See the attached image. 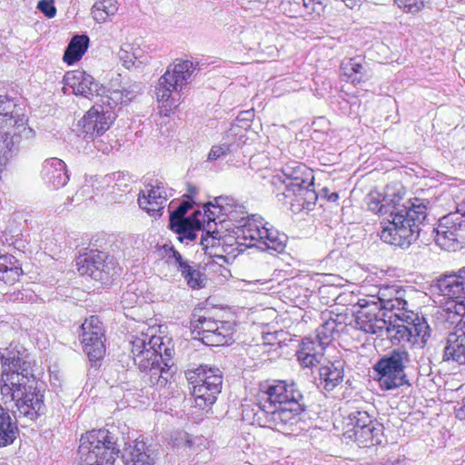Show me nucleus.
<instances>
[{
    "mask_svg": "<svg viewBox=\"0 0 465 465\" xmlns=\"http://www.w3.org/2000/svg\"><path fill=\"white\" fill-rule=\"evenodd\" d=\"M298 361L303 367H312L320 361L321 355L302 348L297 352Z\"/></svg>",
    "mask_w": 465,
    "mask_h": 465,
    "instance_id": "8fccbe9b",
    "label": "nucleus"
},
{
    "mask_svg": "<svg viewBox=\"0 0 465 465\" xmlns=\"http://www.w3.org/2000/svg\"><path fill=\"white\" fill-rule=\"evenodd\" d=\"M341 74L346 77V81L352 84H360L368 80L365 64L361 57L343 59L340 66Z\"/></svg>",
    "mask_w": 465,
    "mask_h": 465,
    "instance_id": "7c9ffc66",
    "label": "nucleus"
},
{
    "mask_svg": "<svg viewBox=\"0 0 465 465\" xmlns=\"http://www.w3.org/2000/svg\"><path fill=\"white\" fill-rule=\"evenodd\" d=\"M361 309L353 312L354 328L365 333L381 336L387 327L390 312L381 309L377 303L360 304Z\"/></svg>",
    "mask_w": 465,
    "mask_h": 465,
    "instance_id": "6ab92c4d",
    "label": "nucleus"
},
{
    "mask_svg": "<svg viewBox=\"0 0 465 465\" xmlns=\"http://www.w3.org/2000/svg\"><path fill=\"white\" fill-rule=\"evenodd\" d=\"M25 350H18L11 343L1 354L3 373L0 391L5 404L15 402V419L35 421L45 412V385L32 372Z\"/></svg>",
    "mask_w": 465,
    "mask_h": 465,
    "instance_id": "f257e3e1",
    "label": "nucleus"
},
{
    "mask_svg": "<svg viewBox=\"0 0 465 465\" xmlns=\"http://www.w3.org/2000/svg\"><path fill=\"white\" fill-rule=\"evenodd\" d=\"M312 187L313 182H312V184L304 183L299 186V188L291 191L290 198L292 196L296 197L299 205L302 208H308L310 204H314L318 198V195Z\"/></svg>",
    "mask_w": 465,
    "mask_h": 465,
    "instance_id": "37998d69",
    "label": "nucleus"
},
{
    "mask_svg": "<svg viewBox=\"0 0 465 465\" xmlns=\"http://www.w3.org/2000/svg\"><path fill=\"white\" fill-rule=\"evenodd\" d=\"M405 188L399 184L387 185L384 193L371 191L365 202L368 209L379 215L390 213L392 220L391 226L381 232V239L391 245L402 247L407 240V201H404Z\"/></svg>",
    "mask_w": 465,
    "mask_h": 465,
    "instance_id": "39448f33",
    "label": "nucleus"
},
{
    "mask_svg": "<svg viewBox=\"0 0 465 465\" xmlns=\"http://www.w3.org/2000/svg\"><path fill=\"white\" fill-rule=\"evenodd\" d=\"M110 179L114 182V187L119 191L124 192L130 184L133 183V179L130 174L122 172L114 173L110 175Z\"/></svg>",
    "mask_w": 465,
    "mask_h": 465,
    "instance_id": "3c124183",
    "label": "nucleus"
},
{
    "mask_svg": "<svg viewBox=\"0 0 465 465\" xmlns=\"http://www.w3.org/2000/svg\"><path fill=\"white\" fill-rule=\"evenodd\" d=\"M261 400L253 411V422L261 427L278 431L290 430L301 420V414L306 410L305 399L295 382L273 381L261 389Z\"/></svg>",
    "mask_w": 465,
    "mask_h": 465,
    "instance_id": "f03ea898",
    "label": "nucleus"
},
{
    "mask_svg": "<svg viewBox=\"0 0 465 465\" xmlns=\"http://www.w3.org/2000/svg\"><path fill=\"white\" fill-rule=\"evenodd\" d=\"M427 198L411 197L409 198V253H418V249L422 252L427 251L430 243V231L427 219V206L429 204Z\"/></svg>",
    "mask_w": 465,
    "mask_h": 465,
    "instance_id": "ddd939ff",
    "label": "nucleus"
},
{
    "mask_svg": "<svg viewBox=\"0 0 465 465\" xmlns=\"http://www.w3.org/2000/svg\"><path fill=\"white\" fill-rule=\"evenodd\" d=\"M163 350V359H170V364L172 365V367L173 366V362L172 361V350L165 347L164 345L163 346L162 348V351Z\"/></svg>",
    "mask_w": 465,
    "mask_h": 465,
    "instance_id": "0e129e2a",
    "label": "nucleus"
},
{
    "mask_svg": "<svg viewBox=\"0 0 465 465\" xmlns=\"http://www.w3.org/2000/svg\"><path fill=\"white\" fill-rule=\"evenodd\" d=\"M349 316L347 313H336L333 316H331L328 321H332L333 323L336 324V329H340V331H343L345 326L348 324H351V322H347Z\"/></svg>",
    "mask_w": 465,
    "mask_h": 465,
    "instance_id": "6e6d98bb",
    "label": "nucleus"
},
{
    "mask_svg": "<svg viewBox=\"0 0 465 465\" xmlns=\"http://www.w3.org/2000/svg\"><path fill=\"white\" fill-rule=\"evenodd\" d=\"M163 250L168 262L175 266L178 272L189 262V261L183 258L182 254L173 246L164 244Z\"/></svg>",
    "mask_w": 465,
    "mask_h": 465,
    "instance_id": "09e8293b",
    "label": "nucleus"
},
{
    "mask_svg": "<svg viewBox=\"0 0 465 465\" xmlns=\"http://www.w3.org/2000/svg\"><path fill=\"white\" fill-rule=\"evenodd\" d=\"M430 286L447 299L438 312V319L450 325L460 323L465 316V265L440 274Z\"/></svg>",
    "mask_w": 465,
    "mask_h": 465,
    "instance_id": "0eeeda50",
    "label": "nucleus"
},
{
    "mask_svg": "<svg viewBox=\"0 0 465 465\" xmlns=\"http://www.w3.org/2000/svg\"><path fill=\"white\" fill-rule=\"evenodd\" d=\"M64 83L73 89L75 95H82L88 99L98 97L100 92L104 91V86L98 81L81 70L67 72L64 76Z\"/></svg>",
    "mask_w": 465,
    "mask_h": 465,
    "instance_id": "412c9836",
    "label": "nucleus"
},
{
    "mask_svg": "<svg viewBox=\"0 0 465 465\" xmlns=\"http://www.w3.org/2000/svg\"><path fill=\"white\" fill-rule=\"evenodd\" d=\"M37 8L47 17L53 18L56 15V8L54 0H40Z\"/></svg>",
    "mask_w": 465,
    "mask_h": 465,
    "instance_id": "603ef678",
    "label": "nucleus"
},
{
    "mask_svg": "<svg viewBox=\"0 0 465 465\" xmlns=\"http://www.w3.org/2000/svg\"><path fill=\"white\" fill-rule=\"evenodd\" d=\"M316 338L319 345L324 348L333 339V334L340 332V329H336V324L332 321H325L316 331Z\"/></svg>",
    "mask_w": 465,
    "mask_h": 465,
    "instance_id": "a18cd8bd",
    "label": "nucleus"
},
{
    "mask_svg": "<svg viewBox=\"0 0 465 465\" xmlns=\"http://www.w3.org/2000/svg\"><path fill=\"white\" fill-rule=\"evenodd\" d=\"M430 235L443 250L456 252L465 246V214L461 209L441 217L436 227H428Z\"/></svg>",
    "mask_w": 465,
    "mask_h": 465,
    "instance_id": "9b49d317",
    "label": "nucleus"
},
{
    "mask_svg": "<svg viewBox=\"0 0 465 465\" xmlns=\"http://www.w3.org/2000/svg\"><path fill=\"white\" fill-rule=\"evenodd\" d=\"M304 0H281L280 10L289 17H298L311 15L312 11H319L320 6H309Z\"/></svg>",
    "mask_w": 465,
    "mask_h": 465,
    "instance_id": "e433bc0d",
    "label": "nucleus"
},
{
    "mask_svg": "<svg viewBox=\"0 0 465 465\" xmlns=\"http://www.w3.org/2000/svg\"><path fill=\"white\" fill-rule=\"evenodd\" d=\"M122 459L125 464L154 465L158 459V452L143 440H134L133 445L130 444L123 450Z\"/></svg>",
    "mask_w": 465,
    "mask_h": 465,
    "instance_id": "b1692460",
    "label": "nucleus"
},
{
    "mask_svg": "<svg viewBox=\"0 0 465 465\" xmlns=\"http://www.w3.org/2000/svg\"><path fill=\"white\" fill-rule=\"evenodd\" d=\"M442 360L465 364V322L463 328L450 332L446 338Z\"/></svg>",
    "mask_w": 465,
    "mask_h": 465,
    "instance_id": "a878e982",
    "label": "nucleus"
},
{
    "mask_svg": "<svg viewBox=\"0 0 465 465\" xmlns=\"http://www.w3.org/2000/svg\"><path fill=\"white\" fill-rule=\"evenodd\" d=\"M170 359H165L164 361L160 365L153 367V369L147 371L148 381L152 386L158 388H163L168 382L171 377L172 365L169 363Z\"/></svg>",
    "mask_w": 465,
    "mask_h": 465,
    "instance_id": "ea45409f",
    "label": "nucleus"
},
{
    "mask_svg": "<svg viewBox=\"0 0 465 465\" xmlns=\"http://www.w3.org/2000/svg\"><path fill=\"white\" fill-rule=\"evenodd\" d=\"M407 311L403 306L399 312H390L384 331L392 345H399L407 337Z\"/></svg>",
    "mask_w": 465,
    "mask_h": 465,
    "instance_id": "bb28decb",
    "label": "nucleus"
},
{
    "mask_svg": "<svg viewBox=\"0 0 465 465\" xmlns=\"http://www.w3.org/2000/svg\"><path fill=\"white\" fill-rule=\"evenodd\" d=\"M205 207V215L215 224L225 222L232 223L235 241L239 245L259 249L263 239L262 231L268 223H263L261 217L258 221L255 215L251 218L245 216L244 207L229 196H218L213 202H208Z\"/></svg>",
    "mask_w": 465,
    "mask_h": 465,
    "instance_id": "20e7f679",
    "label": "nucleus"
},
{
    "mask_svg": "<svg viewBox=\"0 0 465 465\" xmlns=\"http://www.w3.org/2000/svg\"><path fill=\"white\" fill-rule=\"evenodd\" d=\"M197 65L198 63L194 66L189 60H180L170 65L158 81L156 86L158 101H167L173 92H181L183 86L189 84Z\"/></svg>",
    "mask_w": 465,
    "mask_h": 465,
    "instance_id": "4468645a",
    "label": "nucleus"
},
{
    "mask_svg": "<svg viewBox=\"0 0 465 465\" xmlns=\"http://www.w3.org/2000/svg\"><path fill=\"white\" fill-rule=\"evenodd\" d=\"M319 376L321 385L325 391L334 390L343 381V363L341 361L329 362L320 367Z\"/></svg>",
    "mask_w": 465,
    "mask_h": 465,
    "instance_id": "c756f323",
    "label": "nucleus"
},
{
    "mask_svg": "<svg viewBox=\"0 0 465 465\" xmlns=\"http://www.w3.org/2000/svg\"><path fill=\"white\" fill-rule=\"evenodd\" d=\"M205 207V215L215 224L225 222L232 223L235 241L239 245L259 249L263 239L262 231L268 223H263L261 217L258 221L255 215L251 218L245 216L244 207L229 196H218L213 202H208Z\"/></svg>",
    "mask_w": 465,
    "mask_h": 465,
    "instance_id": "7ed1b4c3",
    "label": "nucleus"
},
{
    "mask_svg": "<svg viewBox=\"0 0 465 465\" xmlns=\"http://www.w3.org/2000/svg\"><path fill=\"white\" fill-rule=\"evenodd\" d=\"M383 425L377 420L371 424L360 428L353 434L354 440L361 448H370L381 445L384 440Z\"/></svg>",
    "mask_w": 465,
    "mask_h": 465,
    "instance_id": "c85d7f7f",
    "label": "nucleus"
},
{
    "mask_svg": "<svg viewBox=\"0 0 465 465\" xmlns=\"http://www.w3.org/2000/svg\"><path fill=\"white\" fill-rule=\"evenodd\" d=\"M189 287L193 289H201L204 287L206 276L198 268L192 265L189 262L185 266L179 270Z\"/></svg>",
    "mask_w": 465,
    "mask_h": 465,
    "instance_id": "79ce46f5",
    "label": "nucleus"
},
{
    "mask_svg": "<svg viewBox=\"0 0 465 465\" xmlns=\"http://www.w3.org/2000/svg\"><path fill=\"white\" fill-rule=\"evenodd\" d=\"M185 374L195 405L203 410L211 407L222 391V371L215 366L203 364L188 370Z\"/></svg>",
    "mask_w": 465,
    "mask_h": 465,
    "instance_id": "1a4fd4ad",
    "label": "nucleus"
},
{
    "mask_svg": "<svg viewBox=\"0 0 465 465\" xmlns=\"http://www.w3.org/2000/svg\"><path fill=\"white\" fill-rule=\"evenodd\" d=\"M262 240L259 245V249L262 251L275 252L281 253L286 247L287 235L281 233L278 230L273 227H268L265 225V229L262 231Z\"/></svg>",
    "mask_w": 465,
    "mask_h": 465,
    "instance_id": "2f4dec72",
    "label": "nucleus"
},
{
    "mask_svg": "<svg viewBox=\"0 0 465 465\" xmlns=\"http://www.w3.org/2000/svg\"><path fill=\"white\" fill-rule=\"evenodd\" d=\"M163 346V338L160 336H152L148 341L147 337H136L132 341L133 359L141 371H149L165 361L162 353Z\"/></svg>",
    "mask_w": 465,
    "mask_h": 465,
    "instance_id": "dca6fc26",
    "label": "nucleus"
},
{
    "mask_svg": "<svg viewBox=\"0 0 465 465\" xmlns=\"http://www.w3.org/2000/svg\"><path fill=\"white\" fill-rule=\"evenodd\" d=\"M142 88L137 85H132L128 88L121 89L109 88L100 92L99 100L95 103L97 105H103L104 111H113L116 113L117 108L129 104L136 95L141 92Z\"/></svg>",
    "mask_w": 465,
    "mask_h": 465,
    "instance_id": "4be33fe9",
    "label": "nucleus"
},
{
    "mask_svg": "<svg viewBox=\"0 0 465 465\" xmlns=\"http://www.w3.org/2000/svg\"><path fill=\"white\" fill-rule=\"evenodd\" d=\"M81 342L92 367H100L105 355V335L102 322L97 316H91L81 325Z\"/></svg>",
    "mask_w": 465,
    "mask_h": 465,
    "instance_id": "2eb2a0df",
    "label": "nucleus"
},
{
    "mask_svg": "<svg viewBox=\"0 0 465 465\" xmlns=\"http://www.w3.org/2000/svg\"><path fill=\"white\" fill-rule=\"evenodd\" d=\"M205 203L203 205V211L206 210ZM202 216L201 211H195L192 215L190 220L186 221H181L180 223H169V229L178 234L177 239L183 242L185 240L193 242L196 240L197 238V231H203V223H205L206 221L208 223L211 222L209 221L208 217L203 214V219L201 221L199 217ZM220 236H218V232L213 231L210 232H203L202 237H201V245H203V249H207L209 246V240L214 241L218 239Z\"/></svg>",
    "mask_w": 465,
    "mask_h": 465,
    "instance_id": "aec40b11",
    "label": "nucleus"
},
{
    "mask_svg": "<svg viewBox=\"0 0 465 465\" xmlns=\"http://www.w3.org/2000/svg\"><path fill=\"white\" fill-rule=\"evenodd\" d=\"M313 180L312 169L302 163L291 161L282 167L280 173L272 176L270 183L272 193L280 202H283L290 198L291 191L304 183L312 184Z\"/></svg>",
    "mask_w": 465,
    "mask_h": 465,
    "instance_id": "f8f14e48",
    "label": "nucleus"
},
{
    "mask_svg": "<svg viewBox=\"0 0 465 465\" xmlns=\"http://www.w3.org/2000/svg\"><path fill=\"white\" fill-rule=\"evenodd\" d=\"M228 152H229V146L227 144L214 145L212 147V149L208 154V160L209 161L217 160L222 155L226 154Z\"/></svg>",
    "mask_w": 465,
    "mask_h": 465,
    "instance_id": "5fc2aeb1",
    "label": "nucleus"
},
{
    "mask_svg": "<svg viewBox=\"0 0 465 465\" xmlns=\"http://www.w3.org/2000/svg\"><path fill=\"white\" fill-rule=\"evenodd\" d=\"M348 426L352 427L353 434L355 430H359L360 428H364L375 420L371 419L367 411H351L348 416Z\"/></svg>",
    "mask_w": 465,
    "mask_h": 465,
    "instance_id": "49530a36",
    "label": "nucleus"
},
{
    "mask_svg": "<svg viewBox=\"0 0 465 465\" xmlns=\"http://www.w3.org/2000/svg\"><path fill=\"white\" fill-rule=\"evenodd\" d=\"M118 56L123 65L128 70H143L149 63V57L137 44H124Z\"/></svg>",
    "mask_w": 465,
    "mask_h": 465,
    "instance_id": "cd10ccee",
    "label": "nucleus"
},
{
    "mask_svg": "<svg viewBox=\"0 0 465 465\" xmlns=\"http://www.w3.org/2000/svg\"><path fill=\"white\" fill-rule=\"evenodd\" d=\"M116 117L117 113L104 111L103 105L94 104L78 122L75 132L84 140H94L104 134Z\"/></svg>",
    "mask_w": 465,
    "mask_h": 465,
    "instance_id": "f3484780",
    "label": "nucleus"
},
{
    "mask_svg": "<svg viewBox=\"0 0 465 465\" xmlns=\"http://www.w3.org/2000/svg\"><path fill=\"white\" fill-rule=\"evenodd\" d=\"M430 328L421 311L409 310V344L412 348L425 347L430 336Z\"/></svg>",
    "mask_w": 465,
    "mask_h": 465,
    "instance_id": "5701e85b",
    "label": "nucleus"
},
{
    "mask_svg": "<svg viewBox=\"0 0 465 465\" xmlns=\"http://www.w3.org/2000/svg\"><path fill=\"white\" fill-rule=\"evenodd\" d=\"M419 169H420V171H416L415 169L409 167V173H408L409 181L411 179H412L413 177H416V178L420 177L419 173L420 171L422 173L421 177H423V178L425 177L424 171H422L421 168H419Z\"/></svg>",
    "mask_w": 465,
    "mask_h": 465,
    "instance_id": "e2e57ef3",
    "label": "nucleus"
},
{
    "mask_svg": "<svg viewBox=\"0 0 465 465\" xmlns=\"http://www.w3.org/2000/svg\"><path fill=\"white\" fill-rule=\"evenodd\" d=\"M222 322H223L215 321L211 317L197 316L194 313L191 321L192 333L194 335L193 338L198 339L199 337L209 336V333L212 332L213 329L217 330V327Z\"/></svg>",
    "mask_w": 465,
    "mask_h": 465,
    "instance_id": "4c0bfd02",
    "label": "nucleus"
},
{
    "mask_svg": "<svg viewBox=\"0 0 465 465\" xmlns=\"http://www.w3.org/2000/svg\"><path fill=\"white\" fill-rule=\"evenodd\" d=\"M430 0H409V13L416 14L425 7Z\"/></svg>",
    "mask_w": 465,
    "mask_h": 465,
    "instance_id": "4d7b16f0",
    "label": "nucleus"
},
{
    "mask_svg": "<svg viewBox=\"0 0 465 465\" xmlns=\"http://www.w3.org/2000/svg\"><path fill=\"white\" fill-rule=\"evenodd\" d=\"M116 262L113 257L98 250L90 253L80 255L76 261L78 272L81 275H88L95 281L105 282L113 277L116 272Z\"/></svg>",
    "mask_w": 465,
    "mask_h": 465,
    "instance_id": "a211bd4d",
    "label": "nucleus"
},
{
    "mask_svg": "<svg viewBox=\"0 0 465 465\" xmlns=\"http://www.w3.org/2000/svg\"><path fill=\"white\" fill-rule=\"evenodd\" d=\"M428 288L429 282L424 276L409 273V299H414L415 296L421 303H426L429 299L426 292Z\"/></svg>",
    "mask_w": 465,
    "mask_h": 465,
    "instance_id": "58836bf2",
    "label": "nucleus"
},
{
    "mask_svg": "<svg viewBox=\"0 0 465 465\" xmlns=\"http://www.w3.org/2000/svg\"><path fill=\"white\" fill-rule=\"evenodd\" d=\"M143 210H144L149 215L153 217L161 216L162 211L164 208V203L150 201L146 206H140Z\"/></svg>",
    "mask_w": 465,
    "mask_h": 465,
    "instance_id": "864d4df0",
    "label": "nucleus"
},
{
    "mask_svg": "<svg viewBox=\"0 0 465 465\" xmlns=\"http://www.w3.org/2000/svg\"><path fill=\"white\" fill-rule=\"evenodd\" d=\"M189 191H190L191 193H195V188H190Z\"/></svg>",
    "mask_w": 465,
    "mask_h": 465,
    "instance_id": "774afa93",
    "label": "nucleus"
},
{
    "mask_svg": "<svg viewBox=\"0 0 465 465\" xmlns=\"http://www.w3.org/2000/svg\"><path fill=\"white\" fill-rule=\"evenodd\" d=\"M234 328L230 322H223L217 330L213 329L209 336L199 337L198 339L207 346H220L228 343L232 339Z\"/></svg>",
    "mask_w": 465,
    "mask_h": 465,
    "instance_id": "c9c22d12",
    "label": "nucleus"
},
{
    "mask_svg": "<svg viewBox=\"0 0 465 465\" xmlns=\"http://www.w3.org/2000/svg\"><path fill=\"white\" fill-rule=\"evenodd\" d=\"M322 195L328 199L329 202H336L339 199V194L336 192L330 193V190L326 187L322 189Z\"/></svg>",
    "mask_w": 465,
    "mask_h": 465,
    "instance_id": "bf43d9fd",
    "label": "nucleus"
},
{
    "mask_svg": "<svg viewBox=\"0 0 465 465\" xmlns=\"http://www.w3.org/2000/svg\"><path fill=\"white\" fill-rule=\"evenodd\" d=\"M395 4L402 9L407 7V0H395Z\"/></svg>",
    "mask_w": 465,
    "mask_h": 465,
    "instance_id": "69168bd1",
    "label": "nucleus"
},
{
    "mask_svg": "<svg viewBox=\"0 0 465 465\" xmlns=\"http://www.w3.org/2000/svg\"><path fill=\"white\" fill-rule=\"evenodd\" d=\"M151 188L148 190L147 194L143 193L139 195L138 203L139 206H146L150 203V201L164 203L167 200V195L164 191V187L162 183L156 182V183L151 184Z\"/></svg>",
    "mask_w": 465,
    "mask_h": 465,
    "instance_id": "c03bdc74",
    "label": "nucleus"
},
{
    "mask_svg": "<svg viewBox=\"0 0 465 465\" xmlns=\"http://www.w3.org/2000/svg\"><path fill=\"white\" fill-rule=\"evenodd\" d=\"M462 205H465V195H464V198H463V200L461 202L460 208V209H461V212L463 211Z\"/></svg>",
    "mask_w": 465,
    "mask_h": 465,
    "instance_id": "338daca9",
    "label": "nucleus"
},
{
    "mask_svg": "<svg viewBox=\"0 0 465 465\" xmlns=\"http://www.w3.org/2000/svg\"><path fill=\"white\" fill-rule=\"evenodd\" d=\"M304 4H308L309 0H304ZM310 4L308 5L309 6H316V5H319L320 6V9L319 11H312L311 12V15H320L322 12H323L324 10V4H323V1L322 0H310Z\"/></svg>",
    "mask_w": 465,
    "mask_h": 465,
    "instance_id": "13d9d810",
    "label": "nucleus"
},
{
    "mask_svg": "<svg viewBox=\"0 0 465 465\" xmlns=\"http://www.w3.org/2000/svg\"><path fill=\"white\" fill-rule=\"evenodd\" d=\"M193 207V202L191 200L183 201L172 212H170L169 223H180L181 221L190 220V217H185L187 212Z\"/></svg>",
    "mask_w": 465,
    "mask_h": 465,
    "instance_id": "de8ad7c7",
    "label": "nucleus"
},
{
    "mask_svg": "<svg viewBox=\"0 0 465 465\" xmlns=\"http://www.w3.org/2000/svg\"><path fill=\"white\" fill-rule=\"evenodd\" d=\"M407 350L404 345L393 349L381 357L373 366L380 387L385 391L397 389L407 384L405 361Z\"/></svg>",
    "mask_w": 465,
    "mask_h": 465,
    "instance_id": "9d476101",
    "label": "nucleus"
},
{
    "mask_svg": "<svg viewBox=\"0 0 465 465\" xmlns=\"http://www.w3.org/2000/svg\"><path fill=\"white\" fill-rule=\"evenodd\" d=\"M0 279L5 283L12 284L22 274V267L19 261L12 254H0Z\"/></svg>",
    "mask_w": 465,
    "mask_h": 465,
    "instance_id": "f704fd0d",
    "label": "nucleus"
},
{
    "mask_svg": "<svg viewBox=\"0 0 465 465\" xmlns=\"http://www.w3.org/2000/svg\"><path fill=\"white\" fill-rule=\"evenodd\" d=\"M119 453L117 439L108 430H93L80 439L79 465H114Z\"/></svg>",
    "mask_w": 465,
    "mask_h": 465,
    "instance_id": "6e6552de",
    "label": "nucleus"
},
{
    "mask_svg": "<svg viewBox=\"0 0 465 465\" xmlns=\"http://www.w3.org/2000/svg\"><path fill=\"white\" fill-rule=\"evenodd\" d=\"M262 340L264 343L273 344L276 340V337L274 333L268 332L262 334Z\"/></svg>",
    "mask_w": 465,
    "mask_h": 465,
    "instance_id": "680f3d73",
    "label": "nucleus"
},
{
    "mask_svg": "<svg viewBox=\"0 0 465 465\" xmlns=\"http://www.w3.org/2000/svg\"><path fill=\"white\" fill-rule=\"evenodd\" d=\"M118 11L116 0L96 1L92 7V15L97 23H104L109 16L114 15Z\"/></svg>",
    "mask_w": 465,
    "mask_h": 465,
    "instance_id": "a19ab883",
    "label": "nucleus"
},
{
    "mask_svg": "<svg viewBox=\"0 0 465 465\" xmlns=\"http://www.w3.org/2000/svg\"><path fill=\"white\" fill-rule=\"evenodd\" d=\"M25 109L7 95H0V130L3 131L0 152L8 160L15 155L21 143L35 135L27 124Z\"/></svg>",
    "mask_w": 465,
    "mask_h": 465,
    "instance_id": "423d86ee",
    "label": "nucleus"
},
{
    "mask_svg": "<svg viewBox=\"0 0 465 465\" xmlns=\"http://www.w3.org/2000/svg\"><path fill=\"white\" fill-rule=\"evenodd\" d=\"M382 465H407V460L405 456L403 455L402 458H397L394 460H389L387 462H385Z\"/></svg>",
    "mask_w": 465,
    "mask_h": 465,
    "instance_id": "052dcab7",
    "label": "nucleus"
},
{
    "mask_svg": "<svg viewBox=\"0 0 465 465\" xmlns=\"http://www.w3.org/2000/svg\"><path fill=\"white\" fill-rule=\"evenodd\" d=\"M41 177L45 184L53 189L64 187L69 181L65 163L56 157L45 160L42 164Z\"/></svg>",
    "mask_w": 465,
    "mask_h": 465,
    "instance_id": "393cba45",
    "label": "nucleus"
},
{
    "mask_svg": "<svg viewBox=\"0 0 465 465\" xmlns=\"http://www.w3.org/2000/svg\"><path fill=\"white\" fill-rule=\"evenodd\" d=\"M89 37L86 35H77L72 37L65 48L63 60L67 64L78 62L87 51Z\"/></svg>",
    "mask_w": 465,
    "mask_h": 465,
    "instance_id": "72a5a7b5",
    "label": "nucleus"
},
{
    "mask_svg": "<svg viewBox=\"0 0 465 465\" xmlns=\"http://www.w3.org/2000/svg\"><path fill=\"white\" fill-rule=\"evenodd\" d=\"M18 434L15 421H13L9 411L0 404V448L14 443Z\"/></svg>",
    "mask_w": 465,
    "mask_h": 465,
    "instance_id": "473e14b6",
    "label": "nucleus"
}]
</instances>
